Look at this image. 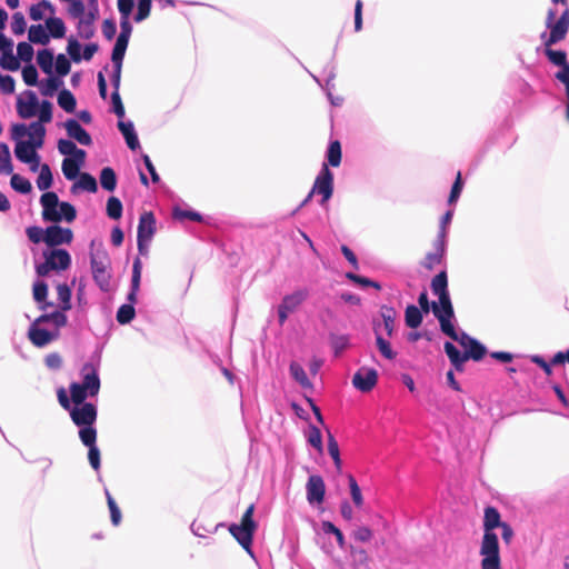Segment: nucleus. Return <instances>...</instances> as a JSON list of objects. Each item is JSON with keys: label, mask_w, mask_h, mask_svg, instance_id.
I'll return each instance as SVG.
<instances>
[{"label": "nucleus", "mask_w": 569, "mask_h": 569, "mask_svg": "<svg viewBox=\"0 0 569 569\" xmlns=\"http://www.w3.org/2000/svg\"><path fill=\"white\" fill-rule=\"evenodd\" d=\"M546 27L550 33L543 40L545 54L548 60L555 66L560 67V70L555 74L556 78L569 73V63L567 61V53L562 50H553L551 46L566 39L569 31V9L566 8L560 17L557 19V13L553 9L547 11Z\"/></svg>", "instance_id": "1"}, {"label": "nucleus", "mask_w": 569, "mask_h": 569, "mask_svg": "<svg viewBox=\"0 0 569 569\" xmlns=\"http://www.w3.org/2000/svg\"><path fill=\"white\" fill-rule=\"evenodd\" d=\"M58 149L61 154L66 156L61 166L66 179L74 180L79 178L71 188L72 192L77 188L92 193L97 192L98 184L96 178L88 172L80 173V169L86 162V151L77 148V144H58Z\"/></svg>", "instance_id": "2"}, {"label": "nucleus", "mask_w": 569, "mask_h": 569, "mask_svg": "<svg viewBox=\"0 0 569 569\" xmlns=\"http://www.w3.org/2000/svg\"><path fill=\"white\" fill-rule=\"evenodd\" d=\"M501 521L500 512L497 508L488 506L483 512V536L480 542L479 555L481 558H501L499 539L495 529L500 528Z\"/></svg>", "instance_id": "3"}, {"label": "nucleus", "mask_w": 569, "mask_h": 569, "mask_svg": "<svg viewBox=\"0 0 569 569\" xmlns=\"http://www.w3.org/2000/svg\"><path fill=\"white\" fill-rule=\"evenodd\" d=\"M42 206V218L44 221L59 222L64 219L72 222L77 218L76 208L69 202H59L56 192L47 191L40 198Z\"/></svg>", "instance_id": "4"}, {"label": "nucleus", "mask_w": 569, "mask_h": 569, "mask_svg": "<svg viewBox=\"0 0 569 569\" xmlns=\"http://www.w3.org/2000/svg\"><path fill=\"white\" fill-rule=\"evenodd\" d=\"M254 505H250L244 513L242 515L241 522L239 525L232 523L229 527V532L246 550H250L252 545L253 533L257 529V525L253 520Z\"/></svg>", "instance_id": "5"}, {"label": "nucleus", "mask_w": 569, "mask_h": 569, "mask_svg": "<svg viewBox=\"0 0 569 569\" xmlns=\"http://www.w3.org/2000/svg\"><path fill=\"white\" fill-rule=\"evenodd\" d=\"M44 262L36 267L39 277H46L50 271H63L71 264V257L64 249H51L43 251Z\"/></svg>", "instance_id": "6"}, {"label": "nucleus", "mask_w": 569, "mask_h": 569, "mask_svg": "<svg viewBox=\"0 0 569 569\" xmlns=\"http://www.w3.org/2000/svg\"><path fill=\"white\" fill-rule=\"evenodd\" d=\"M110 259L106 251L102 250L97 253H91V270L93 279L99 288L104 292L110 290Z\"/></svg>", "instance_id": "7"}, {"label": "nucleus", "mask_w": 569, "mask_h": 569, "mask_svg": "<svg viewBox=\"0 0 569 569\" xmlns=\"http://www.w3.org/2000/svg\"><path fill=\"white\" fill-rule=\"evenodd\" d=\"M156 233V218L151 211H144L140 214L137 244L139 253L142 256L148 254V246Z\"/></svg>", "instance_id": "8"}, {"label": "nucleus", "mask_w": 569, "mask_h": 569, "mask_svg": "<svg viewBox=\"0 0 569 569\" xmlns=\"http://www.w3.org/2000/svg\"><path fill=\"white\" fill-rule=\"evenodd\" d=\"M317 192L322 196L321 204L327 202L333 192V174L329 170L328 164L323 163L320 174L316 178L315 184L308 197L303 200L300 207L305 206Z\"/></svg>", "instance_id": "9"}, {"label": "nucleus", "mask_w": 569, "mask_h": 569, "mask_svg": "<svg viewBox=\"0 0 569 569\" xmlns=\"http://www.w3.org/2000/svg\"><path fill=\"white\" fill-rule=\"evenodd\" d=\"M378 382V372L373 368L361 367L352 377L353 387L361 392L371 391Z\"/></svg>", "instance_id": "10"}, {"label": "nucleus", "mask_w": 569, "mask_h": 569, "mask_svg": "<svg viewBox=\"0 0 569 569\" xmlns=\"http://www.w3.org/2000/svg\"><path fill=\"white\" fill-rule=\"evenodd\" d=\"M73 239V232L69 228L52 224L44 230L43 242L49 247L69 244Z\"/></svg>", "instance_id": "11"}, {"label": "nucleus", "mask_w": 569, "mask_h": 569, "mask_svg": "<svg viewBox=\"0 0 569 569\" xmlns=\"http://www.w3.org/2000/svg\"><path fill=\"white\" fill-rule=\"evenodd\" d=\"M446 250V231L442 228L439 231L438 237L433 244V251L426 254L425 259L421 261V264L425 269L431 271L435 267L439 266L442 261L443 254Z\"/></svg>", "instance_id": "12"}, {"label": "nucleus", "mask_w": 569, "mask_h": 569, "mask_svg": "<svg viewBox=\"0 0 569 569\" xmlns=\"http://www.w3.org/2000/svg\"><path fill=\"white\" fill-rule=\"evenodd\" d=\"M76 406L70 410V417L73 423L78 427L82 426H92L97 420V409L96 407L88 402Z\"/></svg>", "instance_id": "13"}, {"label": "nucleus", "mask_w": 569, "mask_h": 569, "mask_svg": "<svg viewBox=\"0 0 569 569\" xmlns=\"http://www.w3.org/2000/svg\"><path fill=\"white\" fill-rule=\"evenodd\" d=\"M307 500L309 503H322L326 495V485L321 476L311 475L308 478L307 485Z\"/></svg>", "instance_id": "14"}, {"label": "nucleus", "mask_w": 569, "mask_h": 569, "mask_svg": "<svg viewBox=\"0 0 569 569\" xmlns=\"http://www.w3.org/2000/svg\"><path fill=\"white\" fill-rule=\"evenodd\" d=\"M43 144H16L14 154L23 163L30 164L31 170H37L40 164V157L37 152Z\"/></svg>", "instance_id": "15"}, {"label": "nucleus", "mask_w": 569, "mask_h": 569, "mask_svg": "<svg viewBox=\"0 0 569 569\" xmlns=\"http://www.w3.org/2000/svg\"><path fill=\"white\" fill-rule=\"evenodd\" d=\"M81 373L82 382L80 385L88 389L90 397L97 396L100 390V379L94 366L92 363H84Z\"/></svg>", "instance_id": "16"}, {"label": "nucleus", "mask_w": 569, "mask_h": 569, "mask_svg": "<svg viewBox=\"0 0 569 569\" xmlns=\"http://www.w3.org/2000/svg\"><path fill=\"white\" fill-rule=\"evenodd\" d=\"M39 325L40 323H36V320L33 321L29 328L28 338L33 346L42 348L54 340L57 335H52L48 330L39 328Z\"/></svg>", "instance_id": "17"}, {"label": "nucleus", "mask_w": 569, "mask_h": 569, "mask_svg": "<svg viewBox=\"0 0 569 569\" xmlns=\"http://www.w3.org/2000/svg\"><path fill=\"white\" fill-rule=\"evenodd\" d=\"M308 295L307 289L297 290L291 295L284 296L280 306L286 310L293 312L307 299Z\"/></svg>", "instance_id": "18"}, {"label": "nucleus", "mask_w": 569, "mask_h": 569, "mask_svg": "<svg viewBox=\"0 0 569 569\" xmlns=\"http://www.w3.org/2000/svg\"><path fill=\"white\" fill-rule=\"evenodd\" d=\"M64 127L69 138L77 140V142H91L89 133L80 126L77 120L69 119Z\"/></svg>", "instance_id": "19"}, {"label": "nucleus", "mask_w": 569, "mask_h": 569, "mask_svg": "<svg viewBox=\"0 0 569 569\" xmlns=\"http://www.w3.org/2000/svg\"><path fill=\"white\" fill-rule=\"evenodd\" d=\"M29 101H24L21 98H18L17 101L18 114L24 119L33 117L37 111L38 101L36 94L33 92H29Z\"/></svg>", "instance_id": "20"}, {"label": "nucleus", "mask_w": 569, "mask_h": 569, "mask_svg": "<svg viewBox=\"0 0 569 569\" xmlns=\"http://www.w3.org/2000/svg\"><path fill=\"white\" fill-rule=\"evenodd\" d=\"M463 337L468 340V349L463 352V358L480 361L487 352L486 347L473 338L466 335Z\"/></svg>", "instance_id": "21"}, {"label": "nucleus", "mask_w": 569, "mask_h": 569, "mask_svg": "<svg viewBox=\"0 0 569 569\" xmlns=\"http://www.w3.org/2000/svg\"><path fill=\"white\" fill-rule=\"evenodd\" d=\"M141 270H142L141 261L139 258H137L133 261V266H132L131 290H130V293L128 295V300L131 302V305L133 302H136V300H137V292L140 287Z\"/></svg>", "instance_id": "22"}, {"label": "nucleus", "mask_w": 569, "mask_h": 569, "mask_svg": "<svg viewBox=\"0 0 569 569\" xmlns=\"http://www.w3.org/2000/svg\"><path fill=\"white\" fill-rule=\"evenodd\" d=\"M99 180L102 189L112 192L117 187V174L111 167H104L101 169Z\"/></svg>", "instance_id": "23"}, {"label": "nucleus", "mask_w": 569, "mask_h": 569, "mask_svg": "<svg viewBox=\"0 0 569 569\" xmlns=\"http://www.w3.org/2000/svg\"><path fill=\"white\" fill-rule=\"evenodd\" d=\"M291 377L305 389H311L312 383L309 380L305 369L296 361H292L289 367Z\"/></svg>", "instance_id": "24"}, {"label": "nucleus", "mask_w": 569, "mask_h": 569, "mask_svg": "<svg viewBox=\"0 0 569 569\" xmlns=\"http://www.w3.org/2000/svg\"><path fill=\"white\" fill-rule=\"evenodd\" d=\"M405 321L411 329L418 328L422 322V311L415 305H409L405 311Z\"/></svg>", "instance_id": "25"}, {"label": "nucleus", "mask_w": 569, "mask_h": 569, "mask_svg": "<svg viewBox=\"0 0 569 569\" xmlns=\"http://www.w3.org/2000/svg\"><path fill=\"white\" fill-rule=\"evenodd\" d=\"M67 321V316L62 310L51 313H43L36 319V323L53 322L57 328L64 327Z\"/></svg>", "instance_id": "26"}, {"label": "nucleus", "mask_w": 569, "mask_h": 569, "mask_svg": "<svg viewBox=\"0 0 569 569\" xmlns=\"http://www.w3.org/2000/svg\"><path fill=\"white\" fill-rule=\"evenodd\" d=\"M0 67L4 70L17 71L20 68L18 58L12 52V47L3 50L0 57Z\"/></svg>", "instance_id": "27"}, {"label": "nucleus", "mask_w": 569, "mask_h": 569, "mask_svg": "<svg viewBox=\"0 0 569 569\" xmlns=\"http://www.w3.org/2000/svg\"><path fill=\"white\" fill-rule=\"evenodd\" d=\"M431 291L435 296L448 293V276L443 270L436 274L431 280Z\"/></svg>", "instance_id": "28"}, {"label": "nucleus", "mask_w": 569, "mask_h": 569, "mask_svg": "<svg viewBox=\"0 0 569 569\" xmlns=\"http://www.w3.org/2000/svg\"><path fill=\"white\" fill-rule=\"evenodd\" d=\"M46 26L49 30V36L56 39H61L64 37L66 26L62 19L56 17L48 18L46 21Z\"/></svg>", "instance_id": "29"}, {"label": "nucleus", "mask_w": 569, "mask_h": 569, "mask_svg": "<svg viewBox=\"0 0 569 569\" xmlns=\"http://www.w3.org/2000/svg\"><path fill=\"white\" fill-rule=\"evenodd\" d=\"M28 39L32 43L47 44L50 40V36L41 24H32L29 28Z\"/></svg>", "instance_id": "30"}, {"label": "nucleus", "mask_w": 569, "mask_h": 569, "mask_svg": "<svg viewBox=\"0 0 569 569\" xmlns=\"http://www.w3.org/2000/svg\"><path fill=\"white\" fill-rule=\"evenodd\" d=\"M43 10H48L51 14H53L56 11L50 1L41 0L40 2L30 7L29 16L32 20L39 21L43 18Z\"/></svg>", "instance_id": "31"}, {"label": "nucleus", "mask_w": 569, "mask_h": 569, "mask_svg": "<svg viewBox=\"0 0 569 569\" xmlns=\"http://www.w3.org/2000/svg\"><path fill=\"white\" fill-rule=\"evenodd\" d=\"M327 432H328V452L335 462L337 471L341 472L342 461L340 458L339 445H338L336 438L333 437V435L329 430Z\"/></svg>", "instance_id": "32"}, {"label": "nucleus", "mask_w": 569, "mask_h": 569, "mask_svg": "<svg viewBox=\"0 0 569 569\" xmlns=\"http://www.w3.org/2000/svg\"><path fill=\"white\" fill-rule=\"evenodd\" d=\"M37 62L44 73L50 74L52 72L53 53L49 49L39 50Z\"/></svg>", "instance_id": "33"}, {"label": "nucleus", "mask_w": 569, "mask_h": 569, "mask_svg": "<svg viewBox=\"0 0 569 569\" xmlns=\"http://www.w3.org/2000/svg\"><path fill=\"white\" fill-rule=\"evenodd\" d=\"M53 182L52 173L50 167L48 164H42L40 168L39 176L37 178V187L38 189L44 191L48 190Z\"/></svg>", "instance_id": "34"}, {"label": "nucleus", "mask_w": 569, "mask_h": 569, "mask_svg": "<svg viewBox=\"0 0 569 569\" xmlns=\"http://www.w3.org/2000/svg\"><path fill=\"white\" fill-rule=\"evenodd\" d=\"M58 104L67 112L76 110L77 101L74 96L67 89L60 91L58 96Z\"/></svg>", "instance_id": "35"}, {"label": "nucleus", "mask_w": 569, "mask_h": 569, "mask_svg": "<svg viewBox=\"0 0 569 569\" xmlns=\"http://www.w3.org/2000/svg\"><path fill=\"white\" fill-rule=\"evenodd\" d=\"M13 171L8 144H0V173L11 174Z\"/></svg>", "instance_id": "36"}, {"label": "nucleus", "mask_w": 569, "mask_h": 569, "mask_svg": "<svg viewBox=\"0 0 569 569\" xmlns=\"http://www.w3.org/2000/svg\"><path fill=\"white\" fill-rule=\"evenodd\" d=\"M329 339L336 357L340 356L349 347V337L347 335L330 333Z\"/></svg>", "instance_id": "37"}, {"label": "nucleus", "mask_w": 569, "mask_h": 569, "mask_svg": "<svg viewBox=\"0 0 569 569\" xmlns=\"http://www.w3.org/2000/svg\"><path fill=\"white\" fill-rule=\"evenodd\" d=\"M27 129L29 133L27 142H43L46 129L42 122H32Z\"/></svg>", "instance_id": "38"}, {"label": "nucleus", "mask_w": 569, "mask_h": 569, "mask_svg": "<svg viewBox=\"0 0 569 569\" xmlns=\"http://www.w3.org/2000/svg\"><path fill=\"white\" fill-rule=\"evenodd\" d=\"M58 299L61 302L60 309L68 311L71 309V289L67 283H60L57 287Z\"/></svg>", "instance_id": "39"}, {"label": "nucleus", "mask_w": 569, "mask_h": 569, "mask_svg": "<svg viewBox=\"0 0 569 569\" xmlns=\"http://www.w3.org/2000/svg\"><path fill=\"white\" fill-rule=\"evenodd\" d=\"M396 316L397 312L392 307L383 306L381 308V317L388 336H391L395 330Z\"/></svg>", "instance_id": "40"}, {"label": "nucleus", "mask_w": 569, "mask_h": 569, "mask_svg": "<svg viewBox=\"0 0 569 569\" xmlns=\"http://www.w3.org/2000/svg\"><path fill=\"white\" fill-rule=\"evenodd\" d=\"M129 40L124 38H117L116 44L112 50V63H122Z\"/></svg>", "instance_id": "41"}, {"label": "nucleus", "mask_w": 569, "mask_h": 569, "mask_svg": "<svg viewBox=\"0 0 569 569\" xmlns=\"http://www.w3.org/2000/svg\"><path fill=\"white\" fill-rule=\"evenodd\" d=\"M79 438L86 447H94L97 440V430L92 426H82L79 430Z\"/></svg>", "instance_id": "42"}, {"label": "nucleus", "mask_w": 569, "mask_h": 569, "mask_svg": "<svg viewBox=\"0 0 569 569\" xmlns=\"http://www.w3.org/2000/svg\"><path fill=\"white\" fill-rule=\"evenodd\" d=\"M122 203L117 197H110L107 201V216L110 219L118 220L122 216Z\"/></svg>", "instance_id": "43"}, {"label": "nucleus", "mask_w": 569, "mask_h": 569, "mask_svg": "<svg viewBox=\"0 0 569 569\" xmlns=\"http://www.w3.org/2000/svg\"><path fill=\"white\" fill-rule=\"evenodd\" d=\"M347 478L352 501L356 507L361 508L363 505V497L360 487L358 486V482L352 475H348Z\"/></svg>", "instance_id": "44"}, {"label": "nucleus", "mask_w": 569, "mask_h": 569, "mask_svg": "<svg viewBox=\"0 0 569 569\" xmlns=\"http://www.w3.org/2000/svg\"><path fill=\"white\" fill-rule=\"evenodd\" d=\"M70 393H71V400L77 405L86 403L84 400L89 396L88 389L83 388L78 382H72L70 385Z\"/></svg>", "instance_id": "45"}, {"label": "nucleus", "mask_w": 569, "mask_h": 569, "mask_svg": "<svg viewBox=\"0 0 569 569\" xmlns=\"http://www.w3.org/2000/svg\"><path fill=\"white\" fill-rule=\"evenodd\" d=\"M136 316L134 308L131 303L122 305L117 311V321L121 325H126L132 321Z\"/></svg>", "instance_id": "46"}, {"label": "nucleus", "mask_w": 569, "mask_h": 569, "mask_svg": "<svg viewBox=\"0 0 569 569\" xmlns=\"http://www.w3.org/2000/svg\"><path fill=\"white\" fill-rule=\"evenodd\" d=\"M10 184L20 193H29L32 189L30 181L17 173L11 176Z\"/></svg>", "instance_id": "47"}, {"label": "nucleus", "mask_w": 569, "mask_h": 569, "mask_svg": "<svg viewBox=\"0 0 569 569\" xmlns=\"http://www.w3.org/2000/svg\"><path fill=\"white\" fill-rule=\"evenodd\" d=\"M118 128L121 131L126 142H138V138L132 122L119 121Z\"/></svg>", "instance_id": "48"}, {"label": "nucleus", "mask_w": 569, "mask_h": 569, "mask_svg": "<svg viewBox=\"0 0 569 569\" xmlns=\"http://www.w3.org/2000/svg\"><path fill=\"white\" fill-rule=\"evenodd\" d=\"M172 217L177 220H184V219H189V220H192V221H197V222H200L202 220V217L200 213L196 212V211H189V210H182L178 207H176L172 211Z\"/></svg>", "instance_id": "49"}, {"label": "nucleus", "mask_w": 569, "mask_h": 569, "mask_svg": "<svg viewBox=\"0 0 569 569\" xmlns=\"http://www.w3.org/2000/svg\"><path fill=\"white\" fill-rule=\"evenodd\" d=\"M107 495V502L110 510V518L113 526H119L121 522V511L109 492Z\"/></svg>", "instance_id": "50"}, {"label": "nucleus", "mask_w": 569, "mask_h": 569, "mask_svg": "<svg viewBox=\"0 0 569 569\" xmlns=\"http://www.w3.org/2000/svg\"><path fill=\"white\" fill-rule=\"evenodd\" d=\"M26 28H27V22H26L24 16L21 12H16L12 16V21H11L12 32L17 36H21L24 33Z\"/></svg>", "instance_id": "51"}, {"label": "nucleus", "mask_w": 569, "mask_h": 569, "mask_svg": "<svg viewBox=\"0 0 569 569\" xmlns=\"http://www.w3.org/2000/svg\"><path fill=\"white\" fill-rule=\"evenodd\" d=\"M28 134L27 126L23 123L13 124L11 128V140L13 142H27Z\"/></svg>", "instance_id": "52"}, {"label": "nucleus", "mask_w": 569, "mask_h": 569, "mask_svg": "<svg viewBox=\"0 0 569 569\" xmlns=\"http://www.w3.org/2000/svg\"><path fill=\"white\" fill-rule=\"evenodd\" d=\"M377 347L380 353L388 360H393L396 358V352L391 349L390 343L385 340L380 335H377L376 338Z\"/></svg>", "instance_id": "53"}, {"label": "nucleus", "mask_w": 569, "mask_h": 569, "mask_svg": "<svg viewBox=\"0 0 569 569\" xmlns=\"http://www.w3.org/2000/svg\"><path fill=\"white\" fill-rule=\"evenodd\" d=\"M308 442L319 452L322 451V436L319 428L311 426L309 428Z\"/></svg>", "instance_id": "54"}, {"label": "nucleus", "mask_w": 569, "mask_h": 569, "mask_svg": "<svg viewBox=\"0 0 569 569\" xmlns=\"http://www.w3.org/2000/svg\"><path fill=\"white\" fill-rule=\"evenodd\" d=\"M18 51V60H22L24 62H30L33 58V48L29 42H20L17 47Z\"/></svg>", "instance_id": "55"}, {"label": "nucleus", "mask_w": 569, "mask_h": 569, "mask_svg": "<svg viewBox=\"0 0 569 569\" xmlns=\"http://www.w3.org/2000/svg\"><path fill=\"white\" fill-rule=\"evenodd\" d=\"M452 318L438 317V321L440 323L441 331L451 338L452 340H458V333L451 322Z\"/></svg>", "instance_id": "56"}, {"label": "nucleus", "mask_w": 569, "mask_h": 569, "mask_svg": "<svg viewBox=\"0 0 569 569\" xmlns=\"http://www.w3.org/2000/svg\"><path fill=\"white\" fill-rule=\"evenodd\" d=\"M22 79L27 86H36L38 83V71L33 64H27L22 69Z\"/></svg>", "instance_id": "57"}, {"label": "nucleus", "mask_w": 569, "mask_h": 569, "mask_svg": "<svg viewBox=\"0 0 569 569\" xmlns=\"http://www.w3.org/2000/svg\"><path fill=\"white\" fill-rule=\"evenodd\" d=\"M151 0H138V11L134 16L137 22H141L150 16Z\"/></svg>", "instance_id": "58"}, {"label": "nucleus", "mask_w": 569, "mask_h": 569, "mask_svg": "<svg viewBox=\"0 0 569 569\" xmlns=\"http://www.w3.org/2000/svg\"><path fill=\"white\" fill-rule=\"evenodd\" d=\"M328 164L338 167L341 162V144H329Z\"/></svg>", "instance_id": "59"}, {"label": "nucleus", "mask_w": 569, "mask_h": 569, "mask_svg": "<svg viewBox=\"0 0 569 569\" xmlns=\"http://www.w3.org/2000/svg\"><path fill=\"white\" fill-rule=\"evenodd\" d=\"M71 63L63 53L56 58V71L59 76L64 77L70 72Z\"/></svg>", "instance_id": "60"}, {"label": "nucleus", "mask_w": 569, "mask_h": 569, "mask_svg": "<svg viewBox=\"0 0 569 569\" xmlns=\"http://www.w3.org/2000/svg\"><path fill=\"white\" fill-rule=\"evenodd\" d=\"M77 29L79 37L86 40L92 38L94 34L93 24L86 21L84 19H79Z\"/></svg>", "instance_id": "61"}, {"label": "nucleus", "mask_w": 569, "mask_h": 569, "mask_svg": "<svg viewBox=\"0 0 569 569\" xmlns=\"http://www.w3.org/2000/svg\"><path fill=\"white\" fill-rule=\"evenodd\" d=\"M322 530L326 533H332L333 536H336V539H337V542H338L339 547L342 548L345 546V537H343L341 530L339 528H337L332 522L323 521L322 522Z\"/></svg>", "instance_id": "62"}, {"label": "nucleus", "mask_w": 569, "mask_h": 569, "mask_svg": "<svg viewBox=\"0 0 569 569\" xmlns=\"http://www.w3.org/2000/svg\"><path fill=\"white\" fill-rule=\"evenodd\" d=\"M61 84H62V81L60 79L50 77L43 83L41 93L43 96H52L59 89V87Z\"/></svg>", "instance_id": "63"}, {"label": "nucleus", "mask_w": 569, "mask_h": 569, "mask_svg": "<svg viewBox=\"0 0 569 569\" xmlns=\"http://www.w3.org/2000/svg\"><path fill=\"white\" fill-rule=\"evenodd\" d=\"M48 296V286L43 281H38L33 284V299L37 302H44Z\"/></svg>", "instance_id": "64"}]
</instances>
